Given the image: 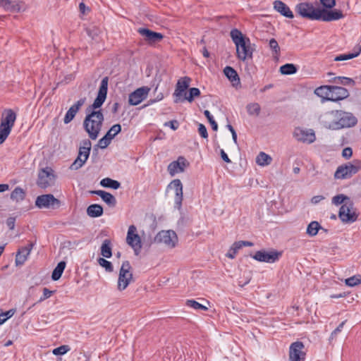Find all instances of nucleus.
Listing matches in <instances>:
<instances>
[{"mask_svg": "<svg viewBox=\"0 0 361 361\" xmlns=\"http://www.w3.org/2000/svg\"><path fill=\"white\" fill-rule=\"evenodd\" d=\"M176 161L178 162L179 172H183L185 169L186 167L189 166V165H190L188 160L185 157H181V156L178 158Z\"/></svg>", "mask_w": 361, "mask_h": 361, "instance_id": "54", "label": "nucleus"}, {"mask_svg": "<svg viewBox=\"0 0 361 361\" xmlns=\"http://www.w3.org/2000/svg\"><path fill=\"white\" fill-rule=\"evenodd\" d=\"M20 3L18 0H0V6L8 11L19 12L21 9Z\"/></svg>", "mask_w": 361, "mask_h": 361, "instance_id": "27", "label": "nucleus"}, {"mask_svg": "<svg viewBox=\"0 0 361 361\" xmlns=\"http://www.w3.org/2000/svg\"><path fill=\"white\" fill-rule=\"evenodd\" d=\"M136 232V226L130 225L126 236V243L133 249L135 254L137 255L142 249V242L140 235Z\"/></svg>", "mask_w": 361, "mask_h": 361, "instance_id": "11", "label": "nucleus"}, {"mask_svg": "<svg viewBox=\"0 0 361 361\" xmlns=\"http://www.w3.org/2000/svg\"><path fill=\"white\" fill-rule=\"evenodd\" d=\"M274 9L281 16L287 18H293L294 15L289 6L281 0H276L273 3Z\"/></svg>", "mask_w": 361, "mask_h": 361, "instance_id": "24", "label": "nucleus"}, {"mask_svg": "<svg viewBox=\"0 0 361 361\" xmlns=\"http://www.w3.org/2000/svg\"><path fill=\"white\" fill-rule=\"evenodd\" d=\"M295 12L301 17L312 20H322L330 22L337 20L344 17L341 10H326L315 8L308 2L299 3L295 6Z\"/></svg>", "mask_w": 361, "mask_h": 361, "instance_id": "1", "label": "nucleus"}, {"mask_svg": "<svg viewBox=\"0 0 361 361\" xmlns=\"http://www.w3.org/2000/svg\"><path fill=\"white\" fill-rule=\"evenodd\" d=\"M149 91V88L145 86L137 88L129 94V104L133 106L139 104L147 97Z\"/></svg>", "mask_w": 361, "mask_h": 361, "instance_id": "18", "label": "nucleus"}, {"mask_svg": "<svg viewBox=\"0 0 361 361\" xmlns=\"http://www.w3.org/2000/svg\"><path fill=\"white\" fill-rule=\"evenodd\" d=\"M25 195L26 193L23 188L16 187L11 193V199L16 202H20L25 199Z\"/></svg>", "mask_w": 361, "mask_h": 361, "instance_id": "37", "label": "nucleus"}, {"mask_svg": "<svg viewBox=\"0 0 361 361\" xmlns=\"http://www.w3.org/2000/svg\"><path fill=\"white\" fill-rule=\"evenodd\" d=\"M101 255L105 258H110L112 256L111 241L105 239L101 246Z\"/></svg>", "mask_w": 361, "mask_h": 361, "instance_id": "30", "label": "nucleus"}, {"mask_svg": "<svg viewBox=\"0 0 361 361\" xmlns=\"http://www.w3.org/2000/svg\"><path fill=\"white\" fill-rule=\"evenodd\" d=\"M11 130L8 128L0 127V145H1L6 140L9 135Z\"/></svg>", "mask_w": 361, "mask_h": 361, "instance_id": "55", "label": "nucleus"}, {"mask_svg": "<svg viewBox=\"0 0 361 361\" xmlns=\"http://www.w3.org/2000/svg\"><path fill=\"white\" fill-rule=\"evenodd\" d=\"M200 95V90L197 87H191L189 89V94L188 96L185 97L183 100H188L189 102H192L195 97H199Z\"/></svg>", "mask_w": 361, "mask_h": 361, "instance_id": "46", "label": "nucleus"}, {"mask_svg": "<svg viewBox=\"0 0 361 361\" xmlns=\"http://www.w3.org/2000/svg\"><path fill=\"white\" fill-rule=\"evenodd\" d=\"M230 35L236 47L237 57L243 61L247 59H252L254 49L251 47L250 39L236 28L231 30Z\"/></svg>", "mask_w": 361, "mask_h": 361, "instance_id": "4", "label": "nucleus"}, {"mask_svg": "<svg viewBox=\"0 0 361 361\" xmlns=\"http://www.w3.org/2000/svg\"><path fill=\"white\" fill-rule=\"evenodd\" d=\"M70 350V347L67 345H63L53 350L52 353L55 355H63Z\"/></svg>", "mask_w": 361, "mask_h": 361, "instance_id": "51", "label": "nucleus"}, {"mask_svg": "<svg viewBox=\"0 0 361 361\" xmlns=\"http://www.w3.org/2000/svg\"><path fill=\"white\" fill-rule=\"evenodd\" d=\"M91 193L99 196L102 200L106 202L110 207H114L116 205V199L111 193L104 190H93Z\"/></svg>", "mask_w": 361, "mask_h": 361, "instance_id": "26", "label": "nucleus"}, {"mask_svg": "<svg viewBox=\"0 0 361 361\" xmlns=\"http://www.w3.org/2000/svg\"><path fill=\"white\" fill-rule=\"evenodd\" d=\"M33 246L34 244L30 243L27 246L22 247L18 250L16 256V264L17 266L22 265L25 263Z\"/></svg>", "mask_w": 361, "mask_h": 361, "instance_id": "25", "label": "nucleus"}, {"mask_svg": "<svg viewBox=\"0 0 361 361\" xmlns=\"http://www.w3.org/2000/svg\"><path fill=\"white\" fill-rule=\"evenodd\" d=\"M15 312V309H11L6 312H0V325L3 324L7 319L13 317Z\"/></svg>", "mask_w": 361, "mask_h": 361, "instance_id": "48", "label": "nucleus"}, {"mask_svg": "<svg viewBox=\"0 0 361 361\" xmlns=\"http://www.w3.org/2000/svg\"><path fill=\"white\" fill-rule=\"evenodd\" d=\"M330 82H335L343 85H354L355 81L350 78L344 76L334 77L332 79L329 80Z\"/></svg>", "mask_w": 361, "mask_h": 361, "instance_id": "38", "label": "nucleus"}, {"mask_svg": "<svg viewBox=\"0 0 361 361\" xmlns=\"http://www.w3.org/2000/svg\"><path fill=\"white\" fill-rule=\"evenodd\" d=\"M305 345L302 341H295L291 343L289 348L290 361H305V353L303 351Z\"/></svg>", "mask_w": 361, "mask_h": 361, "instance_id": "15", "label": "nucleus"}, {"mask_svg": "<svg viewBox=\"0 0 361 361\" xmlns=\"http://www.w3.org/2000/svg\"><path fill=\"white\" fill-rule=\"evenodd\" d=\"M269 46L275 55H279L280 54V47L277 41L274 38L269 40Z\"/></svg>", "mask_w": 361, "mask_h": 361, "instance_id": "53", "label": "nucleus"}, {"mask_svg": "<svg viewBox=\"0 0 361 361\" xmlns=\"http://www.w3.org/2000/svg\"><path fill=\"white\" fill-rule=\"evenodd\" d=\"M241 249L240 244L238 241L235 242L229 248L228 252L226 254V256L230 259H234L238 253V250Z\"/></svg>", "mask_w": 361, "mask_h": 361, "instance_id": "43", "label": "nucleus"}, {"mask_svg": "<svg viewBox=\"0 0 361 361\" xmlns=\"http://www.w3.org/2000/svg\"><path fill=\"white\" fill-rule=\"evenodd\" d=\"M86 116L83 121V128L91 140H96L102 130L104 116L102 109L90 111L86 109Z\"/></svg>", "mask_w": 361, "mask_h": 361, "instance_id": "3", "label": "nucleus"}, {"mask_svg": "<svg viewBox=\"0 0 361 361\" xmlns=\"http://www.w3.org/2000/svg\"><path fill=\"white\" fill-rule=\"evenodd\" d=\"M55 175L51 167H46L39 170L37 185L42 189H45L54 183Z\"/></svg>", "mask_w": 361, "mask_h": 361, "instance_id": "10", "label": "nucleus"}, {"mask_svg": "<svg viewBox=\"0 0 361 361\" xmlns=\"http://www.w3.org/2000/svg\"><path fill=\"white\" fill-rule=\"evenodd\" d=\"M104 213L103 207L98 204H90L87 208V214L92 218L101 216Z\"/></svg>", "mask_w": 361, "mask_h": 361, "instance_id": "29", "label": "nucleus"}, {"mask_svg": "<svg viewBox=\"0 0 361 361\" xmlns=\"http://www.w3.org/2000/svg\"><path fill=\"white\" fill-rule=\"evenodd\" d=\"M185 304L187 306L192 307L195 310H200L202 311H207L208 310V308L206 306L199 303L195 300H187Z\"/></svg>", "mask_w": 361, "mask_h": 361, "instance_id": "45", "label": "nucleus"}, {"mask_svg": "<svg viewBox=\"0 0 361 361\" xmlns=\"http://www.w3.org/2000/svg\"><path fill=\"white\" fill-rule=\"evenodd\" d=\"M99 264L104 267L106 271L111 272L114 270L113 265L111 262L105 259L104 258H99L97 259Z\"/></svg>", "mask_w": 361, "mask_h": 361, "instance_id": "49", "label": "nucleus"}, {"mask_svg": "<svg viewBox=\"0 0 361 361\" xmlns=\"http://www.w3.org/2000/svg\"><path fill=\"white\" fill-rule=\"evenodd\" d=\"M204 114L207 118L208 121L211 124L212 128L213 130L216 131L218 130V124L214 120L213 116L210 114L209 111L204 110Z\"/></svg>", "mask_w": 361, "mask_h": 361, "instance_id": "50", "label": "nucleus"}, {"mask_svg": "<svg viewBox=\"0 0 361 361\" xmlns=\"http://www.w3.org/2000/svg\"><path fill=\"white\" fill-rule=\"evenodd\" d=\"M137 32L145 37V40L149 45L159 42L164 38V35L161 33L154 32L146 27H140L137 30Z\"/></svg>", "mask_w": 361, "mask_h": 361, "instance_id": "16", "label": "nucleus"}, {"mask_svg": "<svg viewBox=\"0 0 361 361\" xmlns=\"http://www.w3.org/2000/svg\"><path fill=\"white\" fill-rule=\"evenodd\" d=\"M294 137L299 142L312 143L316 140L315 133L313 130H304L301 128H296L293 133Z\"/></svg>", "mask_w": 361, "mask_h": 361, "instance_id": "17", "label": "nucleus"}, {"mask_svg": "<svg viewBox=\"0 0 361 361\" xmlns=\"http://www.w3.org/2000/svg\"><path fill=\"white\" fill-rule=\"evenodd\" d=\"M100 185L104 188L117 190L121 187V183L110 178H104L100 181Z\"/></svg>", "mask_w": 361, "mask_h": 361, "instance_id": "35", "label": "nucleus"}, {"mask_svg": "<svg viewBox=\"0 0 361 361\" xmlns=\"http://www.w3.org/2000/svg\"><path fill=\"white\" fill-rule=\"evenodd\" d=\"M191 79L189 77H184L178 80L173 96L176 97L174 100L176 103L179 102V97L182 96L183 93L189 87Z\"/></svg>", "mask_w": 361, "mask_h": 361, "instance_id": "23", "label": "nucleus"}, {"mask_svg": "<svg viewBox=\"0 0 361 361\" xmlns=\"http://www.w3.org/2000/svg\"><path fill=\"white\" fill-rule=\"evenodd\" d=\"M168 188H171L175 190V207L180 210L182 207V201H183V185L181 181L179 179L173 180L170 184L168 185Z\"/></svg>", "mask_w": 361, "mask_h": 361, "instance_id": "19", "label": "nucleus"}, {"mask_svg": "<svg viewBox=\"0 0 361 361\" xmlns=\"http://www.w3.org/2000/svg\"><path fill=\"white\" fill-rule=\"evenodd\" d=\"M87 35L94 41L98 42L99 39V35L101 33L100 29L95 25H90L85 29Z\"/></svg>", "mask_w": 361, "mask_h": 361, "instance_id": "31", "label": "nucleus"}, {"mask_svg": "<svg viewBox=\"0 0 361 361\" xmlns=\"http://www.w3.org/2000/svg\"><path fill=\"white\" fill-rule=\"evenodd\" d=\"M79 10L81 13L85 14L86 11H90V9L89 7L86 6L84 2H80L79 4Z\"/></svg>", "mask_w": 361, "mask_h": 361, "instance_id": "64", "label": "nucleus"}, {"mask_svg": "<svg viewBox=\"0 0 361 361\" xmlns=\"http://www.w3.org/2000/svg\"><path fill=\"white\" fill-rule=\"evenodd\" d=\"M108 82L109 78L104 77L101 81L100 86L99 88L98 94L94 99V102L90 105L86 109L90 111H97V109H99L102 104L104 103L107 92H108Z\"/></svg>", "mask_w": 361, "mask_h": 361, "instance_id": "9", "label": "nucleus"}, {"mask_svg": "<svg viewBox=\"0 0 361 361\" xmlns=\"http://www.w3.org/2000/svg\"><path fill=\"white\" fill-rule=\"evenodd\" d=\"M62 276V273H60V271L58 270L56 267L52 271L51 279L53 281H58Z\"/></svg>", "mask_w": 361, "mask_h": 361, "instance_id": "63", "label": "nucleus"}, {"mask_svg": "<svg viewBox=\"0 0 361 361\" xmlns=\"http://www.w3.org/2000/svg\"><path fill=\"white\" fill-rule=\"evenodd\" d=\"M346 322V320L342 322L331 334V338H333L335 337L338 333H340L342 331V329L343 328V326L345 323Z\"/></svg>", "mask_w": 361, "mask_h": 361, "instance_id": "59", "label": "nucleus"}, {"mask_svg": "<svg viewBox=\"0 0 361 361\" xmlns=\"http://www.w3.org/2000/svg\"><path fill=\"white\" fill-rule=\"evenodd\" d=\"M178 162L173 161L170 163L168 166V171L171 176H174L176 173L179 172Z\"/></svg>", "mask_w": 361, "mask_h": 361, "instance_id": "52", "label": "nucleus"}, {"mask_svg": "<svg viewBox=\"0 0 361 361\" xmlns=\"http://www.w3.org/2000/svg\"><path fill=\"white\" fill-rule=\"evenodd\" d=\"M131 269L129 261L126 260L122 263L118 279L117 288L118 290L122 291L125 290L130 281H133V273L130 271Z\"/></svg>", "mask_w": 361, "mask_h": 361, "instance_id": "7", "label": "nucleus"}, {"mask_svg": "<svg viewBox=\"0 0 361 361\" xmlns=\"http://www.w3.org/2000/svg\"><path fill=\"white\" fill-rule=\"evenodd\" d=\"M53 293H54V291L49 290L47 288H43V294L40 297L39 302H42V301L45 300L46 299L49 298V297H51V295H52Z\"/></svg>", "mask_w": 361, "mask_h": 361, "instance_id": "58", "label": "nucleus"}, {"mask_svg": "<svg viewBox=\"0 0 361 361\" xmlns=\"http://www.w3.org/2000/svg\"><path fill=\"white\" fill-rule=\"evenodd\" d=\"M165 126H169L172 130H176L179 127V123L176 120H172L165 123Z\"/></svg>", "mask_w": 361, "mask_h": 361, "instance_id": "62", "label": "nucleus"}, {"mask_svg": "<svg viewBox=\"0 0 361 361\" xmlns=\"http://www.w3.org/2000/svg\"><path fill=\"white\" fill-rule=\"evenodd\" d=\"M322 228H323L318 221H313L308 224L306 233L308 235L313 237L315 236L318 233V231Z\"/></svg>", "mask_w": 361, "mask_h": 361, "instance_id": "36", "label": "nucleus"}, {"mask_svg": "<svg viewBox=\"0 0 361 361\" xmlns=\"http://www.w3.org/2000/svg\"><path fill=\"white\" fill-rule=\"evenodd\" d=\"M272 158L265 152H260L256 157V163L262 166H268L271 163Z\"/></svg>", "mask_w": 361, "mask_h": 361, "instance_id": "32", "label": "nucleus"}, {"mask_svg": "<svg viewBox=\"0 0 361 361\" xmlns=\"http://www.w3.org/2000/svg\"><path fill=\"white\" fill-rule=\"evenodd\" d=\"M61 204L59 200L56 199L52 194L42 195L37 197L35 206L39 209L56 208Z\"/></svg>", "mask_w": 361, "mask_h": 361, "instance_id": "13", "label": "nucleus"}, {"mask_svg": "<svg viewBox=\"0 0 361 361\" xmlns=\"http://www.w3.org/2000/svg\"><path fill=\"white\" fill-rule=\"evenodd\" d=\"M355 52L354 53H349L347 54H341L337 56L334 61H344V60H348L352 59L355 57H357L361 52V46L357 45L355 47Z\"/></svg>", "mask_w": 361, "mask_h": 361, "instance_id": "34", "label": "nucleus"}, {"mask_svg": "<svg viewBox=\"0 0 361 361\" xmlns=\"http://www.w3.org/2000/svg\"><path fill=\"white\" fill-rule=\"evenodd\" d=\"M324 9H331L336 5L335 0H319Z\"/></svg>", "mask_w": 361, "mask_h": 361, "instance_id": "56", "label": "nucleus"}, {"mask_svg": "<svg viewBox=\"0 0 361 361\" xmlns=\"http://www.w3.org/2000/svg\"><path fill=\"white\" fill-rule=\"evenodd\" d=\"M281 255V252L276 250H272L270 252L262 250L257 251L252 257L258 262L274 263L279 259Z\"/></svg>", "mask_w": 361, "mask_h": 361, "instance_id": "14", "label": "nucleus"}, {"mask_svg": "<svg viewBox=\"0 0 361 361\" xmlns=\"http://www.w3.org/2000/svg\"><path fill=\"white\" fill-rule=\"evenodd\" d=\"M178 238L173 231H161L154 237V241L156 243H164L170 247L176 246Z\"/></svg>", "mask_w": 361, "mask_h": 361, "instance_id": "12", "label": "nucleus"}, {"mask_svg": "<svg viewBox=\"0 0 361 361\" xmlns=\"http://www.w3.org/2000/svg\"><path fill=\"white\" fill-rule=\"evenodd\" d=\"M16 119V114L12 109H7L3 115L0 127L8 128L11 131Z\"/></svg>", "mask_w": 361, "mask_h": 361, "instance_id": "22", "label": "nucleus"}, {"mask_svg": "<svg viewBox=\"0 0 361 361\" xmlns=\"http://www.w3.org/2000/svg\"><path fill=\"white\" fill-rule=\"evenodd\" d=\"M247 114L250 116H258L260 114L261 107L257 102L250 103L246 106Z\"/></svg>", "mask_w": 361, "mask_h": 361, "instance_id": "40", "label": "nucleus"}, {"mask_svg": "<svg viewBox=\"0 0 361 361\" xmlns=\"http://www.w3.org/2000/svg\"><path fill=\"white\" fill-rule=\"evenodd\" d=\"M314 93L319 97H325L327 100L331 98L330 85H323L315 89Z\"/></svg>", "mask_w": 361, "mask_h": 361, "instance_id": "41", "label": "nucleus"}, {"mask_svg": "<svg viewBox=\"0 0 361 361\" xmlns=\"http://www.w3.org/2000/svg\"><path fill=\"white\" fill-rule=\"evenodd\" d=\"M361 169V160L353 159L350 162L339 166L334 173L335 179H347L358 173Z\"/></svg>", "mask_w": 361, "mask_h": 361, "instance_id": "5", "label": "nucleus"}, {"mask_svg": "<svg viewBox=\"0 0 361 361\" xmlns=\"http://www.w3.org/2000/svg\"><path fill=\"white\" fill-rule=\"evenodd\" d=\"M353 207L354 203L352 200L341 205L338 212V217L342 222L351 224L357 221L358 214L353 211Z\"/></svg>", "mask_w": 361, "mask_h": 361, "instance_id": "8", "label": "nucleus"}, {"mask_svg": "<svg viewBox=\"0 0 361 361\" xmlns=\"http://www.w3.org/2000/svg\"><path fill=\"white\" fill-rule=\"evenodd\" d=\"M92 143L89 139L82 140L76 159L71 165V170H78L81 168L90 157Z\"/></svg>", "mask_w": 361, "mask_h": 361, "instance_id": "6", "label": "nucleus"}, {"mask_svg": "<svg viewBox=\"0 0 361 361\" xmlns=\"http://www.w3.org/2000/svg\"><path fill=\"white\" fill-rule=\"evenodd\" d=\"M297 71L298 68L293 63H286L280 67V72L282 75L295 74Z\"/></svg>", "mask_w": 361, "mask_h": 361, "instance_id": "39", "label": "nucleus"}, {"mask_svg": "<svg viewBox=\"0 0 361 361\" xmlns=\"http://www.w3.org/2000/svg\"><path fill=\"white\" fill-rule=\"evenodd\" d=\"M85 102L86 97L80 98L69 108L63 118L65 124H68L73 120L80 108L85 104Z\"/></svg>", "mask_w": 361, "mask_h": 361, "instance_id": "21", "label": "nucleus"}, {"mask_svg": "<svg viewBox=\"0 0 361 361\" xmlns=\"http://www.w3.org/2000/svg\"><path fill=\"white\" fill-rule=\"evenodd\" d=\"M224 73L228 79L232 82L233 86H238L240 83V78L237 71L231 66H226Z\"/></svg>", "mask_w": 361, "mask_h": 361, "instance_id": "28", "label": "nucleus"}, {"mask_svg": "<svg viewBox=\"0 0 361 361\" xmlns=\"http://www.w3.org/2000/svg\"><path fill=\"white\" fill-rule=\"evenodd\" d=\"M351 199L344 195V194H339V195H337L334 197H333L332 200H331V202L334 205H336V206H338L340 204H345V202H347L348 201H350Z\"/></svg>", "mask_w": 361, "mask_h": 361, "instance_id": "42", "label": "nucleus"}, {"mask_svg": "<svg viewBox=\"0 0 361 361\" xmlns=\"http://www.w3.org/2000/svg\"><path fill=\"white\" fill-rule=\"evenodd\" d=\"M121 131V126L120 124H114L111 128L106 132L105 135L109 137L110 139H114L116 135Z\"/></svg>", "mask_w": 361, "mask_h": 361, "instance_id": "44", "label": "nucleus"}, {"mask_svg": "<svg viewBox=\"0 0 361 361\" xmlns=\"http://www.w3.org/2000/svg\"><path fill=\"white\" fill-rule=\"evenodd\" d=\"M198 133L200 135V136L203 138H207L208 137V133L207 128L204 125L200 123L198 125Z\"/></svg>", "mask_w": 361, "mask_h": 361, "instance_id": "57", "label": "nucleus"}, {"mask_svg": "<svg viewBox=\"0 0 361 361\" xmlns=\"http://www.w3.org/2000/svg\"><path fill=\"white\" fill-rule=\"evenodd\" d=\"M353 155V149L351 147H345L343 149V152H342V156L348 159H350Z\"/></svg>", "mask_w": 361, "mask_h": 361, "instance_id": "60", "label": "nucleus"}, {"mask_svg": "<svg viewBox=\"0 0 361 361\" xmlns=\"http://www.w3.org/2000/svg\"><path fill=\"white\" fill-rule=\"evenodd\" d=\"M16 224V217L10 216L6 219V225L10 230H13Z\"/></svg>", "mask_w": 361, "mask_h": 361, "instance_id": "61", "label": "nucleus"}, {"mask_svg": "<svg viewBox=\"0 0 361 361\" xmlns=\"http://www.w3.org/2000/svg\"><path fill=\"white\" fill-rule=\"evenodd\" d=\"M111 141V139H110L106 135H104L103 137L99 139L97 144L94 146L92 154L97 155L99 148H101V149L106 148L110 145Z\"/></svg>", "mask_w": 361, "mask_h": 361, "instance_id": "33", "label": "nucleus"}, {"mask_svg": "<svg viewBox=\"0 0 361 361\" xmlns=\"http://www.w3.org/2000/svg\"><path fill=\"white\" fill-rule=\"evenodd\" d=\"M330 92L331 98H329V101L332 102L343 100L350 95L346 88L336 85H330Z\"/></svg>", "mask_w": 361, "mask_h": 361, "instance_id": "20", "label": "nucleus"}, {"mask_svg": "<svg viewBox=\"0 0 361 361\" xmlns=\"http://www.w3.org/2000/svg\"><path fill=\"white\" fill-rule=\"evenodd\" d=\"M324 126L330 130H341L355 126L357 118L351 112L342 110L327 111L320 116Z\"/></svg>", "mask_w": 361, "mask_h": 361, "instance_id": "2", "label": "nucleus"}, {"mask_svg": "<svg viewBox=\"0 0 361 361\" xmlns=\"http://www.w3.org/2000/svg\"><path fill=\"white\" fill-rule=\"evenodd\" d=\"M345 284L350 287L355 286L360 283H361V276L360 275H355L351 276L345 281Z\"/></svg>", "mask_w": 361, "mask_h": 361, "instance_id": "47", "label": "nucleus"}]
</instances>
